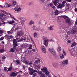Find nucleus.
Here are the masks:
<instances>
[{"label": "nucleus", "mask_w": 77, "mask_h": 77, "mask_svg": "<svg viewBox=\"0 0 77 77\" xmlns=\"http://www.w3.org/2000/svg\"><path fill=\"white\" fill-rule=\"evenodd\" d=\"M65 21L66 23V24H68V26H71V24H72V22H71L70 19L69 18V17H68L67 19H66Z\"/></svg>", "instance_id": "f257e3e1"}, {"label": "nucleus", "mask_w": 77, "mask_h": 77, "mask_svg": "<svg viewBox=\"0 0 77 77\" xmlns=\"http://www.w3.org/2000/svg\"><path fill=\"white\" fill-rule=\"evenodd\" d=\"M45 37H43V39L44 41V45H45L46 46V47H47L48 46V39H45Z\"/></svg>", "instance_id": "f03ea898"}, {"label": "nucleus", "mask_w": 77, "mask_h": 77, "mask_svg": "<svg viewBox=\"0 0 77 77\" xmlns=\"http://www.w3.org/2000/svg\"><path fill=\"white\" fill-rule=\"evenodd\" d=\"M49 51L52 54L56 55V51L53 48H50L49 49Z\"/></svg>", "instance_id": "7ed1b4c3"}, {"label": "nucleus", "mask_w": 77, "mask_h": 77, "mask_svg": "<svg viewBox=\"0 0 77 77\" xmlns=\"http://www.w3.org/2000/svg\"><path fill=\"white\" fill-rule=\"evenodd\" d=\"M22 35H23V32L21 31H19L17 32L16 35L17 37H18V36L20 37V36H21Z\"/></svg>", "instance_id": "20e7f679"}, {"label": "nucleus", "mask_w": 77, "mask_h": 77, "mask_svg": "<svg viewBox=\"0 0 77 77\" xmlns=\"http://www.w3.org/2000/svg\"><path fill=\"white\" fill-rule=\"evenodd\" d=\"M13 47H17L18 45V44H17V41L16 39H14L13 41Z\"/></svg>", "instance_id": "39448f33"}, {"label": "nucleus", "mask_w": 77, "mask_h": 77, "mask_svg": "<svg viewBox=\"0 0 77 77\" xmlns=\"http://www.w3.org/2000/svg\"><path fill=\"white\" fill-rule=\"evenodd\" d=\"M41 48L42 51V52L43 53H45L46 52V50H45V47L44 46H42Z\"/></svg>", "instance_id": "423d86ee"}, {"label": "nucleus", "mask_w": 77, "mask_h": 77, "mask_svg": "<svg viewBox=\"0 0 77 77\" xmlns=\"http://www.w3.org/2000/svg\"><path fill=\"white\" fill-rule=\"evenodd\" d=\"M57 8H59L60 9H62L63 8V6H62V4L58 3L57 4Z\"/></svg>", "instance_id": "0eeeda50"}, {"label": "nucleus", "mask_w": 77, "mask_h": 77, "mask_svg": "<svg viewBox=\"0 0 77 77\" xmlns=\"http://www.w3.org/2000/svg\"><path fill=\"white\" fill-rule=\"evenodd\" d=\"M17 74L18 73H15L14 72H13L11 73L10 76L11 77H12L13 76H16V75H17Z\"/></svg>", "instance_id": "6e6552de"}, {"label": "nucleus", "mask_w": 77, "mask_h": 77, "mask_svg": "<svg viewBox=\"0 0 77 77\" xmlns=\"http://www.w3.org/2000/svg\"><path fill=\"white\" fill-rule=\"evenodd\" d=\"M14 9L15 11H16L17 12H19V11H21V8L20 7L18 8V7H16Z\"/></svg>", "instance_id": "1a4fd4ad"}, {"label": "nucleus", "mask_w": 77, "mask_h": 77, "mask_svg": "<svg viewBox=\"0 0 77 77\" xmlns=\"http://www.w3.org/2000/svg\"><path fill=\"white\" fill-rule=\"evenodd\" d=\"M77 32V30H76V29L75 28L73 29L72 30V34H75Z\"/></svg>", "instance_id": "9d476101"}, {"label": "nucleus", "mask_w": 77, "mask_h": 77, "mask_svg": "<svg viewBox=\"0 0 77 77\" xmlns=\"http://www.w3.org/2000/svg\"><path fill=\"white\" fill-rule=\"evenodd\" d=\"M41 70L43 72H45L47 71V67H44L43 69H41Z\"/></svg>", "instance_id": "9b49d317"}, {"label": "nucleus", "mask_w": 77, "mask_h": 77, "mask_svg": "<svg viewBox=\"0 0 77 77\" xmlns=\"http://www.w3.org/2000/svg\"><path fill=\"white\" fill-rule=\"evenodd\" d=\"M19 20H20L21 21L20 22L21 23V22H25V18L24 17H20L19 18Z\"/></svg>", "instance_id": "f8f14e48"}, {"label": "nucleus", "mask_w": 77, "mask_h": 77, "mask_svg": "<svg viewBox=\"0 0 77 77\" xmlns=\"http://www.w3.org/2000/svg\"><path fill=\"white\" fill-rule=\"evenodd\" d=\"M63 64H65V65H67L68 63V60H65L63 61L62 62Z\"/></svg>", "instance_id": "ddd939ff"}, {"label": "nucleus", "mask_w": 77, "mask_h": 77, "mask_svg": "<svg viewBox=\"0 0 77 77\" xmlns=\"http://www.w3.org/2000/svg\"><path fill=\"white\" fill-rule=\"evenodd\" d=\"M26 38H23L18 40V42H21V41H24V40H26Z\"/></svg>", "instance_id": "4468645a"}, {"label": "nucleus", "mask_w": 77, "mask_h": 77, "mask_svg": "<svg viewBox=\"0 0 77 77\" xmlns=\"http://www.w3.org/2000/svg\"><path fill=\"white\" fill-rule=\"evenodd\" d=\"M34 68L36 69H39L40 68V66L38 65H35Z\"/></svg>", "instance_id": "2eb2a0df"}, {"label": "nucleus", "mask_w": 77, "mask_h": 77, "mask_svg": "<svg viewBox=\"0 0 77 77\" xmlns=\"http://www.w3.org/2000/svg\"><path fill=\"white\" fill-rule=\"evenodd\" d=\"M66 3V1H63L62 2V6H63V7H64V6H65V3Z\"/></svg>", "instance_id": "dca6fc26"}, {"label": "nucleus", "mask_w": 77, "mask_h": 77, "mask_svg": "<svg viewBox=\"0 0 77 77\" xmlns=\"http://www.w3.org/2000/svg\"><path fill=\"white\" fill-rule=\"evenodd\" d=\"M59 11L58 10H56L55 11V15H59Z\"/></svg>", "instance_id": "f3484780"}, {"label": "nucleus", "mask_w": 77, "mask_h": 77, "mask_svg": "<svg viewBox=\"0 0 77 77\" xmlns=\"http://www.w3.org/2000/svg\"><path fill=\"white\" fill-rule=\"evenodd\" d=\"M57 2H58V1L55 0V1H54L53 2L54 5L55 6H57Z\"/></svg>", "instance_id": "a211bd4d"}, {"label": "nucleus", "mask_w": 77, "mask_h": 77, "mask_svg": "<svg viewBox=\"0 0 77 77\" xmlns=\"http://www.w3.org/2000/svg\"><path fill=\"white\" fill-rule=\"evenodd\" d=\"M10 51L11 53H14L15 52V49L13 48H12L10 50Z\"/></svg>", "instance_id": "6ab92c4d"}, {"label": "nucleus", "mask_w": 77, "mask_h": 77, "mask_svg": "<svg viewBox=\"0 0 77 77\" xmlns=\"http://www.w3.org/2000/svg\"><path fill=\"white\" fill-rule=\"evenodd\" d=\"M9 15H10V16L11 17V18H13V19L14 20H16V19H15V17H14V16L12 15L11 14H9Z\"/></svg>", "instance_id": "aec40b11"}, {"label": "nucleus", "mask_w": 77, "mask_h": 77, "mask_svg": "<svg viewBox=\"0 0 77 77\" xmlns=\"http://www.w3.org/2000/svg\"><path fill=\"white\" fill-rule=\"evenodd\" d=\"M14 22H15L14 20H13L12 21H9V22H8V23L10 24H13V23H14Z\"/></svg>", "instance_id": "412c9836"}, {"label": "nucleus", "mask_w": 77, "mask_h": 77, "mask_svg": "<svg viewBox=\"0 0 77 77\" xmlns=\"http://www.w3.org/2000/svg\"><path fill=\"white\" fill-rule=\"evenodd\" d=\"M75 45H76V43H75V42H74L73 43H72L71 45V47H74V46H75Z\"/></svg>", "instance_id": "4be33fe9"}, {"label": "nucleus", "mask_w": 77, "mask_h": 77, "mask_svg": "<svg viewBox=\"0 0 77 77\" xmlns=\"http://www.w3.org/2000/svg\"><path fill=\"white\" fill-rule=\"evenodd\" d=\"M63 18L65 19V20H66V19H67L68 18V17L66 16H63Z\"/></svg>", "instance_id": "5701e85b"}, {"label": "nucleus", "mask_w": 77, "mask_h": 77, "mask_svg": "<svg viewBox=\"0 0 77 77\" xmlns=\"http://www.w3.org/2000/svg\"><path fill=\"white\" fill-rule=\"evenodd\" d=\"M5 51V50L3 49H0V53H3V52Z\"/></svg>", "instance_id": "b1692460"}, {"label": "nucleus", "mask_w": 77, "mask_h": 77, "mask_svg": "<svg viewBox=\"0 0 77 77\" xmlns=\"http://www.w3.org/2000/svg\"><path fill=\"white\" fill-rule=\"evenodd\" d=\"M37 35H38V34H37V33L35 32L33 34V36L34 38H35L36 36H37Z\"/></svg>", "instance_id": "393cba45"}, {"label": "nucleus", "mask_w": 77, "mask_h": 77, "mask_svg": "<svg viewBox=\"0 0 77 77\" xmlns=\"http://www.w3.org/2000/svg\"><path fill=\"white\" fill-rule=\"evenodd\" d=\"M62 50V48L60 47H58L57 49L58 51H61Z\"/></svg>", "instance_id": "a878e982"}, {"label": "nucleus", "mask_w": 77, "mask_h": 77, "mask_svg": "<svg viewBox=\"0 0 77 77\" xmlns=\"http://www.w3.org/2000/svg\"><path fill=\"white\" fill-rule=\"evenodd\" d=\"M61 56H60V58L61 59H63L64 58V55L63 54H61Z\"/></svg>", "instance_id": "bb28decb"}, {"label": "nucleus", "mask_w": 77, "mask_h": 77, "mask_svg": "<svg viewBox=\"0 0 77 77\" xmlns=\"http://www.w3.org/2000/svg\"><path fill=\"white\" fill-rule=\"evenodd\" d=\"M24 63L27 65H28L29 61H24Z\"/></svg>", "instance_id": "cd10ccee"}, {"label": "nucleus", "mask_w": 77, "mask_h": 77, "mask_svg": "<svg viewBox=\"0 0 77 77\" xmlns=\"http://www.w3.org/2000/svg\"><path fill=\"white\" fill-rule=\"evenodd\" d=\"M49 30H53L54 29L53 28V27L51 26L49 28Z\"/></svg>", "instance_id": "c85d7f7f"}, {"label": "nucleus", "mask_w": 77, "mask_h": 77, "mask_svg": "<svg viewBox=\"0 0 77 77\" xmlns=\"http://www.w3.org/2000/svg\"><path fill=\"white\" fill-rule=\"evenodd\" d=\"M45 74L44 73H42L41 75H40L41 77H45Z\"/></svg>", "instance_id": "c756f323"}, {"label": "nucleus", "mask_w": 77, "mask_h": 77, "mask_svg": "<svg viewBox=\"0 0 77 77\" xmlns=\"http://www.w3.org/2000/svg\"><path fill=\"white\" fill-rule=\"evenodd\" d=\"M45 72L46 75H48L49 74V72L47 71Z\"/></svg>", "instance_id": "7c9ffc66"}, {"label": "nucleus", "mask_w": 77, "mask_h": 77, "mask_svg": "<svg viewBox=\"0 0 77 77\" xmlns=\"http://www.w3.org/2000/svg\"><path fill=\"white\" fill-rule=\"evenodd\" d=\"M33 24V21L31 20L29 23V25H32Z\"/></svg>", "instance_id": "2f4dec72"}, {"label": "nucleus", "mask_w": 77, "mask_h": 77, "mask_svg": "<svg viewBox=\"0 0 77 77\" xmlns=\"http://www.w3.org/2000/svg\"><path fill=\"white\" fill-rule=\"evenodd\" d=\"M12 67H11L8 68V69L7 70V72L8 71H11L12 70Z\"/></svg>", "instance_id": "473e14b6"}, {"label": "nucleus", "mask_w": 77, "mask_h": 77, "mask_svg": "<svg viewBox=\"0 0 77 77\" xmlns=\"http://www.w3.org/2000/svg\"><path fill=\"white\" fill-rule=\"evenodd\" d=\"M4 15V14H0V18H3V17Z\"/></svg>", "instance_id": "72a5a7b5"}, {"label": "nucleus", "mask_w": 77, "mask_h": 77, "mask_svg": "<svg viewBox=\"0 0 77 77\" xmlns=\"http://www.w3.org/2000/svg\"><path fill=\"white\" fill-rule=\"evenodd\" d=\"M53 66H54V67H56V66H58V64L55 63L53 65Z\"/></svg>", "instance_id": "f704fd0d"}, {"label": "nucleus", "mask_w": 77, "mask_h": 77, "mask_svg": "<svg viewBox=\"0 0 77 77\" xmlns=\"http://www.w3.org/2000/svg\"><path fill=\"white\" fill-rule=\"evenodd\" d=\"M42 73L41 71H38V74H39V75H41Z\"/></svg>", "instance_id": "c9c22d12"}, {"label": "nucleus", "mask_w": 77, "mask_h": 77, "mask_svg": "<svg viewBox=\"0 0 77 77\" xmlns=\"http://www.w3.org/2000/svg\"><path fill=\"white\" fill-rule=\"evenodd\" d=\"M14 29H15V26H14L12 27L11 30L10 31L11 32H13L14 30Z\"/></svg>", "instance_id": "e433bc0d"}, {"label": "nucleus", "mask_w": 77, "mask_h": 77, "mask_svg": "<svg viewBox=\"0 0 77 77\" xmlns=\"http://www.w3.org/2000/svg\"><path fill=\"white\" fill-rule=\"evenodd\" d=\"M17 4V2H14L13 3V6H15V5H16Z\"/></svg>", "instance_id": "4c0bfd02"}, {"label": "nucleus", "mask_w": 77, "mask_h": 77, "mask_svg": "<svg viewBox=\"0 0 77 77\" xmlns=\"http://www.w3.org/2000/svg\"><path fill=\"white\" fill-rule=\"evenodd\" d=\"M63 54L64 55V56H66V52H65V51H63Z\"/></svg>", "instance_id": "58836bf2"}, {"label": "nucleus", "mask_w": 77, "mask_h": 77, "mask_svg": "<svg viewBox=\"0 0 77 77\" xmlns=\"http://www.w3.org/2000/svg\"><path fill=\"white\" fill-rule=\"evenodd\" d=\"M25 22H21V24L22 26H24L25 25H24V23Z\"/></svg>", "instance_id": "ea45409f"}, {"label": "nucleus", "mask_w": 77, "mask_h": 77, "mask_svg": "<svg viewBox=\"0 0 77 77\" xmlns=\"http://www.w3.org/2000/svg\"><path fill=\"white\" fill-rule=\"evenodd\" d=\"M33 74V72L32 71H29V74L30 75H32Z\"/></svg>", "instance_id": "a19ab883"}, {"label": "nucleus", "mask_w": 77, "mask_h": 77, "mask_svg": "<svg viewBox=\"0 0 77 77\" xmlns=\"http://www.w3.org/2000/svg\"><path fill=\"white\" fill-rule=\"evenodd\" d=\"M21 51V50H20L19 49H16V51H17V53H18V52H20Z\"/></svg>", "instance_id": "79ce46f5"}, {"label": "nucleus", "mask_w": 77, "mask_h": 77, "mask_svg": "<svg viewBox=\"0 0 77 77\" xmlns=\"http://www.w3.org/2000/svg\"><path fill=\"white\" fill-rule=\"evenodd\" d=\"M36 76V73H35L33 74L32 77H35Z\"/></svg>", "instance_id": "37998d69"}, {"label": "nucleus", "mask_w": 77, "mask_h": 77, "mask_svg": "<svg viewBox=\"0 0 77 77\" xmlns=\"http://www.w3.org/2000/svg\"><path fill=\"white\" fill-rule=\"evenodd\" d=\"M36 28V26H34L32 27V29H33L34 30H36V29H35V28Z\"/></svg>", "instance_id": "c03bdc74"}, {"label": "nucleus", "mask_w": 77, "mask_h": 77, "mask_svg": "<svg viewBox=\"0 0 77 77\" xmlns=\"http://www.w3.org/2000/svg\"><path fill=\"white\" fill-rule=\"evenodd\" d=\"M16 63H17V64H19L20 63V61L18 60H16Z\"/></svg>", "instance_id": "a18cd8bd"}, {"label": "nucleus", "mask_w": 77, "mask_h": 77, "mask_svg": "<svg viewBox=\"0 0 77 77\" xmlns=\"http://www.w3.org/2000/svg\"><path fill=\"white\" fill-rule=\"evenodd\" d=\"M6 57L5 56H3L2 58V59H3V60H5L6 59Z\"/></svg>", "instance_id": "49530a36"}, {"label": "nucleus", "mask_w": 77, "mask_h": 77, "mask_svg": "<svg viewBox=\"0 0 77 77\" xmlns=\"http://www.w3.org/2000/svg\"><path fill=\"white\" fill-rule=\"evenodd\" d=\"M2 11V12H3V13H4V14H8V13H7V12H6V11H5L3 10V11Z\"/></svg>", "instance_id": "de8ad7c7"}, {"label": "nucleus", "mask_w": 77, "mask_h": 77, "mask_svg": "<svg viewBox=\"0 0 77 77\" xmlns=\"http://www.w3.org/2000/svg\"><path fill=\"white\" fill-rule=\"evenodd\" d=\"M7 40L8 41H10V40L11 39V38H10V37L9 36H8V37H7Z\"/></svg>", "instance_id": "09e8293b"}, {"label": "nucleus", "mask_w": 77, "mask_h": 77, "mask_svg": "<svg viewBox=\"0 0 77 77\" xmlns=\"http://www.w3.org/2000/svg\"><path fill=\"white\" fill-rule=\"evenodd\" d=\"M4 7L8 8V3H5L4 5Z\"/></svg>", "instance_id": "8fccbe9b"}, {"label": "nucleus", "mask_w": 77, "mask_h": 77, "mask_svg": "<svg viewBox=\"0 0 77 77\" xmlns=\"http://www.w3.org/2000/svg\"><path fill=\"white\" fill-rule=\"evenodd\" d=\"M8 37V35H6L5 36V39H7Z\"/></svg>", "instance_id": "3c124183"}, {"label": "nucleus", "mask_w": 77, "mask_h": 77, "mask_svg": "<svg viewBox=\"0 0 77 77\" xmlns=\"http://www.w3.org/2000/svg\"><path fill=\"white\" fill-rule=\"evenodd\" d=\"M32 61H30V63H28V65H32Z\"/></svg>", "instance_id": "603ef678"}, {"label": "nucleus", "mask_w": 77, "mask_h": 77, "mask_svg": "<svg viewBox=\"0 0 77 77\" xmlns=\"http://www.w3.org/2000/svg\"><path fill=\"white\" fill-rule=\"evenodd\" d=\"M44 9L45 11L47 10V6H45L44 7Z\"/></svg>", "instance_id": "864d4df0"}, {"label": "nucleus", "mask_w": 77, "mask_h": 77, "mask_svg": "<svg viewBox=\"0 0 77 77\" xmlns=\"http://www.w3.org/2000/svg\"><path fill=\"white\" fill-rule=\"evenodd\" d=\"M49 5L50 6H51V7H52L53 5V4L52 3H50L49 4Z\"/></svg>", "instance_id": "5fc2aeb1"}, {"label": "nucleus", "mask_w": 77, "mask_h": 77, "mask_svg": "<svg viewBox=\"0 0 77 77\" xmlns=\"http://www.w3.org/2000/svg\"><path fill=\"white\" fill-rule=\"evenodd\" d=\"M4 70H5V71H7V70L8 69V68H7V67H5L4 68Z\"/></svg>", "instance_id": "6e6d98bb"}, {"label": "nucleus", "mask_w": 77, "mask_h": 77, "mask_svg": "<svg viewBox=\"0 0 77 77\" xmlns=\"http://www.w3.org/2000/svg\"><path fill=\"white\" fill-rule=\"evenodd\" d=\"M4 39V37H2L0 38V40H1V41H2V40H3Z\"/></svg>", "instance_id": "4d7b16f0"}, {"label": "nucleus", "mask_w": 77, "mask_h": 77, "mask_svg": "<svg viewBox=\"0 0 77 77\" xmlns=\"http://www.w3.org/2000/svg\"><path fill=\"white\" fill-rule=\"evenodd\" d=\"M32 45H30L29 48V49H32Z\"/></svg>", "instance_id": "13d9d810"}, {"label": "nucleus", "mask_w": 77, "mask_h": 77, "mask_svg": "<svg viewBox=\"0 0 77 77\" xmlns=\"http://www.w3.org/2000/svg\"><path fill=\"white\" fill-rule=\"evenodd\" d=\"M65 1L67 2H71V0H65Z\"/></svg>", "instance_id": "bf43d9fd"}, {"label": "nucleus", "mask_w": 77, "mask_h": 77, "mask_svg": "<svg viewBox=\"0 0 77 77\" xmlns=\"http://www.w3.org/2000/svg\"><path fill=\"white\" fill-rule=\"evenodd\" d=\"M52 8H53V9H56V7L53 5L52 6Z\"/></svg>", "instance_id": "052dcab7"}, {"label": "nucleus", "mask_w": 77, "mask_h": 77, "mask_svg": "<svg viewBox=\"0 0 77 77\" xmlns=\"http://www.w3.org/2000/svg\"><path fill=\"white\" fill-rule=\"evenodd\" d=\"M29 71H32L33 70V69L32 68H29Z\"/></svg>", "instance_id": "680f3d73"}, {"label": "nucleus", "mask_w": 77, "mask_h": 77, "mask_svg": "<svg viewBox=\"0 0 77 77\" xmlns=\"http://www.w3.org/2000/svg\"><path fill=\"white\" fill-rule=\"evenodd\" d=\"M37 63H40L41 62V61L39 60H37Z\"/></svg>", "instance_id": "e2e57ef3"}, {"label": "nucleus", "mask_w": 77, "mask_h": 77, "mask_svg": "<svg viewBox=\"0 0 77 77\" xmlns=\"http://www.w3.org/2000/svg\"><path fill=\"white\" fill-rule=\"evenodd\" d=\"M7 32H8V34H10V33H11V34H12V32H11L10 31H9Z\"/></svg>", "instance_id": "0e129e2a"}, {"label": "nucleus", "mask_w": 77, "mask_h": 77, "mask_svg": "<svg viewBox=\"0 0 77 77\" xmlns=\"http://www.w3.org/2000/svg\"><path fill=\"white\" fill-rule=\"evenodd\" d=\"M33 72H37V71L36 70H33Z\"/></svg>", "instance_id": "69168bd1"}, {"label": "nucleus", "mask_w": 77, "mask_h": 77, "mask_svg": "<svg viewBox=\"0 0 77 77\" xmlns=\"http://www.w3.org/2000/svg\"><path fill=\"white\" fill-rule=\"evenodd\" d=\"M23 69H25L26 67H25V66H24V65L23 66Z\"/></svg>", "instance_id": "338daca9"}, {"label": "nucleus", "mask_w": 77, "mask_h": 77, "mask_svg": "<svg viewBox=\"0 0 77 77\" xmlns=\"http://www.w3.org/2000/svg\"><path fill=\"white\" fill-rule=\"evenodd\" d=\"M13 48L15 50H17V48L16 47V46H14Z\"/></svg>", "instance_id": "774afa93"}]
</instances>
